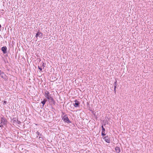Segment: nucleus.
Segmentation results:
<instances>
[{"instance_id": "obj_1", "label": "nucleus", "mask_w": 153, "mask_h": 153, "mask_svg": "<svg viewBox=\"0 0 153 153\" xmlns=\"http://www.w3.org/2000/svg\"><path fill=\"white\" fill-rule=\"evenodd\" d=\"M62 119L64 122L67 123H71L66 115H65L63 116Z\"/></svg>"}, {"instance_id": "obj_2", "label": "nucleus", "mask_w": 153, "mask_h": 153, "mask_svg": "<svg viewBox=\"0 0 153 153\" xmlns=\"http://www.w3.org/2000/svg\"><path fill=\"white\" fill-rule=\"evenodd\" d=\"M49 93L48 91H46L45 93V96L48 99L52 101H53V99L48 94Z\"/></svg>"}, {"instance_id": "obj_3", "label": "nucleus", "mask_w": 153, "mask_h": 153, "mask_svg": "<svg viewBox=\"0 0 153 153\" xmlns=\"http://www.w3.org/2000/svg\"><path fill=\"white\" fill-rule=\"evenodd\" d=\"M42 36H43V35H42V33L41 32H38L36 34V35L35 36V37L36 38V40H37V38L38 37H40V38H42Z\"/></svg>"}, {"instance_id": "obj_4", "label": "nucleus", "mask_w": 153, "mask_h": 153, "mask_svg": "<svg viewBox=\"0 0 153 153\" xmlns=\"http://www.w3.org/2000/svg\"><path fill=\"white\" fill-rule=\"evenodd\" d=\"M106 142L109 143L110 142V138L108 136H105L103 138Z\"/></svg>"}, {"instance_id": "obj_5", "label": "nucleus", "mask_w": 153, "mask_h": 153, "mask_svg": "<svg viewBox=\"0 0 153 153\" xmlns=\"http://www.w3.org/2000/svg\"><path fill=\"white\" fill-rule=\"evenodd\" d=\"M74 102L75 103H74L73 104L74 106L75 107H78L80 104L79 102V101H77V100H75L74 101Z\"/></svg>"}, {"instance_id": "obj_6", "label": "nucleus", "mask_w": 153, "mask_h": 153, "mask_svg": "<svg viewBox=\"0 0 153 153\" xmlns=\"http://www.w3.org/2000/svg\"><path fill=\"white\" fill-rule=\"evenodd\" d=\"M7 48L6 46L3 47L1 48V50L4 54H5L7 53Z\"/></svg>"}, {"instance_id": "obj_7", "label": "nucleus", "mask_w": 153, "mask_h": 153, "mask_svg": "<svg viewBox=\"0 0 153 153\" xmlns=\"http://www.w3.org/2000/svg\"><path fill=\"white\" fill-rule=\"evenodd\" d=\"M102 136H105V129L104 128L103 126H102Z\"/></svg>"}, {"instance_id": "obj_8", "label": "nucleus", "mask_w": 153, "mask_h": 153, "mask_svg": "<svg viewBox=\"0 0 153 153\" xmlns=\"http://www.w3.org/2000/svg\"><path fill=\"white\" fill-rule=\"evenodd\" d=\"M115 150L116 152L117 153H119L120 152V148L118 147H116L115 148Z\"/></svg>"}, {"instance_id": "obj_9", "label": "nucleus", "mask_w": 153, "mask_h": 153, "mask_svg": "<svg viewBox=\"0 0 153 153\" xmlns=\"http://www.w3.org/2000/svg\"><path fill=\"white\" fill-rule=\"evenodd\" d=\"M117 82L116 81L114 83V91H115V92H116V86H117Z\"/></svg>"}, {"instance_id": "obj_10", "label": "nucleus", "mask_w": 153, "mask_h": 153, "mask_svg": "<svg viewBox=\"0 0 153 153\" xmlns=\"http://www.w3.org/2000/svg\"><path fill=\"white\" fill-rule=\"evenodd\" d=\"M47 101V100H45L44 99L43 101L41 102V103L42 104V107H44V105L45 104L46 102Z\"/></svg>"}, {"instance_id": "obj_11", "label": "nucleus", "mask_w": 153, "mask_h": 153, "mask_svg": "<svg viewBox=\"0 0 153 153\" xmlns=\"http://www.w3.org/2000/svg\"><path fill=\"white\" fill-rule=\"evenodd\" d=\"M42 68V67L43 69H44L45 67V64L44 63L42 62V64L41 66Z\"/></svg>"}, {"instance_id": "obj_12", "label": "nucleus", "mask_w": 153, "mask_h": 153, "mask_svg": "<svg viewBox=\"0 0 153 153\" xmlns=\"http://www.w3.org/2000/svg\"><path fill=\"white\" fill-rule=\"evenodd\" d=\"M36 134L38 135H40V136H41V134H40V133L39 132H38V131H37L36 132Z\"/></svg>"}, {"instance_id": "obj_13", "label": "nucleus", "mask_w": 153, "mask_h": 153, "mask_svg": "<svg viewBox=\"0 0 153 153\" xmlns=\"http://www.w3.org/2000/svg\"><path fill=\"white\" fill-rule=\"evenodd\" d=\"M38 68L39 70H40V71H42V67H39V66H38Z\"/></svg>"}, {"instance_id": "obj_14", "label": "nucleus", "mask_w": 153, "mask_h": 153, "mask_svg": "<svg viewBox=\"0 0 153 153\" xmlns=\"http://www.w3.org/2000/svg\"><path fill=\"white\" fill-rule=\"evenodd\" d=\"M7 101H4V103H3V104H6L7 103Z\"/></svg>"}, {"instance_id": "obj_15", "label": "nucleus", "mask_w": 153, "mask_h": 153, "mask_svg": "<svg viewBox=\"0 0 153 153\" xmlns=\"http://www.w3.org/2000/svg\"><path fill=\"white\" fill-rule=\"evenodd\" d=\"M1 25H0V28H1Z\"/></svg>"}, {"instance_id": "obj_16", "label": "nucleus", "mask_w": 153, "mask_h": 153, "mask_svg": "<svg viewBox=\"0 0 153 153\" xmlns=\"http://www.w3.org/2000/svg\"><path fill=\"white\" fill-rule=\"evenodd\" d=\"M1 71H0V72Z\"/></svg>"}]
</instances>
